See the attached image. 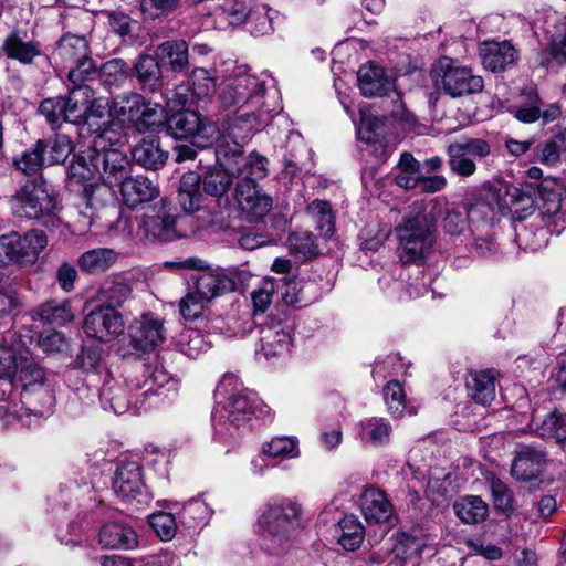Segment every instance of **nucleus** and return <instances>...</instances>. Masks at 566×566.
I'll use <instances>...</instances> for the list:
<instances>
[{
  "instance_id": "1",
  "label": "nucleus",
  "mask_w": 566,
  "mask_h": 566,
  "mask_svg": "<svg viewBox=\"0 0 566 566\" xmlns=\"http://www.w3.org/2000/svg\"><path fill=\"white\" fill-rule=\"evenodd\" d=\"M272 95L275 97L276 90L273 87V78L266 74H254L244 67H237L234 72L223 78L219 86L218 98L224 108L238 111L247 108V112L227 124L237 123V127L245 130L242 122L250 123L255 119V112L270 113L273 111L268 102Z\"/></svg>"
},
{
  "instance_id": "2",
  "label": "nucleus",
  "mask_w": 566,
  "mask_h": 566,
  "mask_svg": "<svg viewBox=\"0 0 566 566\" xmlns=\"http://www.w3.org/2000/svg\"><path fill=\"white\" fill-rule=\"evenodd\" d=\"M214 399L212 420L216 433L224 440L235 438L254 412L252 394L238 376L226 374L214 390Z\"/></svg>"
},
{
  "instance_id": "3",
  "label": "nucleus",
  "mask_w": 566,
  "mask_h": 566,
  "mask_svg": "<svg viewBox=\"0 0 566 566\" xmlns=\"http://www.w3.org/2000/svg\"><path fill=\"white\" fill-rule=\"evenodd\" d=\"M300 527V505L287 499L273 500L258 520L259 545L269 555H281L291 547Z\"/></svg>"
},
{
  "instance_id": "4",
  "label": "nucleus",
  "mask_w": 566,
  "mask_h": 566,
  "mask_svg": "<svg viewBox=\"0 0 566 566\" xmlns=\"http://www.w3.org/2000/svg\"><path fill=\"white\" fill-rule=\"evenodd\" d=\"M437 206V200H431L428 205L415 202L412 211L396 227L400 258L403 262H417L430 253L434 242Z\"/></svg>"
},
{
  "instance_id": "5",
  "label": "nucleus",
  "mask_w": 566,
  "mask_h": 566,
  "mask_svg": "<svg viewBox=\"0 0 566 566\" xmlns=\"http://www.w3.org/2000/svg\"><path fill=\"white\" fill-rule=\"evenodd\" d=\"M132 164L127 154L111 144L106 147L99 138L73 165V177L81 180L98 179L109 186H118L129 174Z\"/></svg>"
},
{
  "instance_id": "6",
  "label": "nucleus",
  "mask_w": 566,
  "mask_h": 566,
  "mask_svg": "<svg viewBox=\"0 0 566 566\" xmlns=\"http://www.w3.org/2000/svg\"><path fill=\"white\" fill-rule=\"evenodd\" d=\"M252 125L242 130L237 127V123L228 128V138L217 144L216 159L221 167H226L228 171L238 178L240 182H254L263 179L268 175V160L264 156L252 153L244 156L242 146L251 137Z\"/></svg>"
},
{
  "instance_id": "7",
  "label": "nucleus",
  "mask_w": 566,
  "mask_h": 566,
  "mask_svg": "<svg viewBox=\"0 0 566 566\" xmlns=\"http://www.w3.org/2000/svg\"><path fill=\"white\" fill-rule=\"evenodd\" d=\"M12 214L21 220H44V226L55 227L57 201L48 182L39 176L25 181L10 198Z\"/></svg>"
},
{
  "instance_id": "8",
  "label": "nucleus",
  "mask_w": 566,
  "mask_h": 566,
  "mask_svg": "<svg viewBox=\"0 0 566 566\" xmlns=\"http://www.w3.org/2000/svg\"><path fill=\"white\" fill-rule=\"evenodd\" d=\"M113 118L130 125L139 133L155 130L166 119V111L158 103H148L138 93H122L112 101Z\"/></svg>"
},
{
  "instance_id": "9",
  "label": "nucleus",
  "mask_w": 566,
  "mask_h": 566,
  "mask_svg": "<svg viewBox=\"0 0 566 566\" xmlns=\"http://www.w3.org/2000/svg\"><path fill=\"white\" fill-rule=\"evenodd\" d=\"M256 324L260 328L261 349L268 359L290 353L294 332L291 310L275 306Z\"/></svg>"
},
{
  "instance_id": "10",
  "label": "nucleus",
  "mask_w": 566,
  "mask_h": 566,
  "mask_svg": "<svg viewBox=\"0 0 566 566\" xmlns=\"http://www.w3.org/2000/svg\"><path fill=\"white\" fill-rule=\"evenodd\" d=\"M55 64L70 67L67 78L71 83H83L96 70L90 57L88 42L82 35L64 34L52 53Z\"/></svg>"
},
{
  "instance_id": "11",
  "label": "nucleus",
  "mask_w": 566,
  "mask_h": 566,
  "mask_svg": "<svg viewBox=\"0 0 566 566\" xmlns=\"http://www.w3.org/2000/svg\"><path fill=\"white\" fill-rule=\"evenodd\" d=\"M48 245V237L42 230L33 229L23 235L17 232L0 237V265L15 262L22 265L34 264Z\"/></svg>"
},
{
  "instance_id": "12",
  "label": "nucleus",
  "mask_w": 566,
  "mask_h": 566,
  "mask_svg": "<svg viewBox=\"0 0 566 566\" xmlns=\"http://www.w3.org/2000/svg\"><path fill=\"white\" fill-rule=\"evenodd\" d=\"M471 227L467 235L471 239L472 250L480 256L497 252L499 244L494 231L496 203L486 199L476 200L471 205Z\"/></svg>"
},
{
  "instance_id": "13",
  "label": "nucleus",
  "mask_w": 566,
  "mask_h": 566,
  "mask_svg": "<svg viewBox=\"0 0 566 566\" xmlns=\"http://www.w3.org/2000/svg\"><path fill=\"white\" fill-rule=\"evenodd\" d=\"M167 128L175 138H193L195 144L202 148L223 140L214 123L203 122L198 113L189 109L172 114L167 120Z\"/></svg>"
},
{
  "instance_id": "14",
  "label": "nucleus",
  "mask_w": 566,
  "mask_h": 566,
  "mask_svg": "<svg viewBox=\"0 0 566 566\" xmlns=\"http://www.w3.org/2000/svg\"><path fill=\"white\" fill-rule=\"evenodd\" d=\"M432 76L436 84L452 97L479 93L484 86L481 76L472 74L468 67L454 65L448 57L439 60Z\"/></svg>"
},
{
  "instance_id": "15",
  "label": "nucleus",
  "mask_w": 566,
  "mask_h": 566,
  "mask_svg": "<svg viewBox=\"0 0 566 566\" xmlns=\"http://www.w3.org/2000/svg\"><path fill=\"white\" fill-rule=\"evenodd\" d=\"M490 153L489 143L481 138L452 143L447 148L450 171L463 178L471 177L476 171L475 160L488 157Z\"/></svg>"
},
{
  "instance_id": "16",
  "label": "nucleus",
  "mask_w": 566,
  "mask_h": 566,
  "mask_svg": "<svg viewBox=\"0 0 566 566\" xmlns=\"http://www.w3.org/2000/svg\"><path fill=\"white\" fill-rule=\"evenodd\" d=\"M18 369L23 397L27 400H30L32 395H39V402L41 406L46 410H50L54 402V396L46 384V371L34 360L30 349L29 354L25 355V359L20 363Z\"/></svg>"
},
{
  "instance_id": "17",
  "label": "nucleus",
  "mask_w": 566,
  "mask_h": 566,
  "mask_svg": "<svg viewBox=\"0 0 566 566\" xmlns=\"http://www.w3.org/2000/svg\"><path fill=\"white\" fill-rule=\"evenodd\" d=\"M124 329L123 315L118 311L102 305L88 312L83 321L84 333L103 343L115 340Z\"/></svg>"
},
{
  "instance_id": "18",
  "label": "nucleus",
  "mask_w": 566,
  "mask_h": 566,
  "mask_svg": "<svg viewBox=\"0 0 566 566\" xmlns=\"http://www.w3.org/2000/svg\"><path fill=\"white\" fill-rule=\"evenodd\" d=\"M563 197L559 190L551 187L548 184L538 186V199L536 207L543 227L536 234L545 238L548 233H560L566 223V218L562 212Z\"/></svg>"
},
{
  "instance_id": "19",
  "label": "nucleus",
  "mask_w": 566,
  "mask_h": 566,
  "mask_svg": "<svg viewBox=\"0 0 566 566\" xmlns=\"http://www.w3.org/2000/svg\"><path fill=\"white\" fill-rule=\"evenodd\" d=\"M31 343V336L19 333L0 336V379L13 382L20 363L29 354Z\"/></svg>"
},
{
  "instance_id": "20",
  "label": "nucleus",
  "mask_w": 566,
  "mask_h": 566,
  "mask_svg": "<svg viewBox=\"0 0 566 566\" xmlns=\"http://www.w3.org/2000/svg\"><path fill=\"white\" fill-rule=\"evenodd\" d=\"M130 345L138 352L147 353L165 340L164 321L153 313L143 314L128 326Z\"/></svg>"
},
{
  "instance_id": "21",
  "label": "nucleus",
  "mask_w": 566,
  "mask_h": 566,
  "mask_svg": "<svg viewBox=\"0 0 566 566\" xmlns=\"http://www.w3.org/2000/svg\"><path fill=\"white\" fill-rule=\"evenodd\" d=\"M99 400L104 409L108 408L117 415L125 413L132 407L140 409L146 405L136 384H132V388H128L126 384L114 379L103 384L99 390Z\"/></svg>"
},
{
  "instance_id": "22",
  "label": "nucleus",
  "mask_w": 566,
  "mask_h": 566,
  "mask_svg": "<svg viewBox=\"0 0 566 566\" xmlns=\"http://www.w3.org/2000/svg\"><path fill=\"white\" fill-rule=\"evenodd\" d=\"M234 196L241 214L250 222L262 220L272 208V198L254 182H238Z\"/></svg>"
},
{
  "instance_id": "23",
  "label": "nucleus",
  "mask_w": 566,
  "mask_h": 566,
  "mask_svg": "<svg viewBox=\"0 0 566 566\" xmlns=\"http://www.w3.org/2000/svg\"><path fill=\"white\" fill-rule=\"evenodd\" d=\"M113 490L123 501L135 499H138L139 503L146 501L147 493L142 479L140 465L135 461L120 463L115 472Z\"/></svg>"
},
{
  "instance_id": "24",
  "label": "nucleus",
  "mask_w": 566,
  "mask_h": 566,
  "mask_svg": "<svg viewBox=\"0 0 566 566\" xmlns=\"http://www.w3.org/2000/svg\"><path fill=\"white\" fill-rule=\"evenodd\" d=\"M358 87L366 97L384 96L395 90L394 80L386 70L374 62L359 67L357 72Z\"/></svg>"
},
{
  "instance_id": "25",
  "label": "nucleus",
  "mask_w": 566,
  "mask_h": 566,
  "mask_svg": "<svg viewBox=\"0 0 566 566\" xmlns=\"http://www.w3.org/2000/svg\"><path fill=\"white\" fill-rule=\"evenodd\" d=\"M145 377L146 379L143 385L136 382V386L146 403L151 405L157 401V398L161 396L167 397L169 392L178 390V379L169 374L161 365H156L153 369H147Z\"/></svg>"
},
{
  "instance_id": "26",
  "label": "nucleus",
  "mask_w": 566,
  "mask_h": 566,
  "mask_svg": "<svg viewBox=\"0 0 566 566\" xmlns=\"http://www.w3.org/2000/svg\"><path fill=\"white\" fill-rule=\"evenodd\" d=\"M545 453L534 447L523 446L517 451L511 465V474L517 481L537 480L545 467Z\"/></svg>"
},
{
  "instance_id": "27",
  "label": "nucleus",
  "mask_w": 566,
  "mask_h": 566,
  "mask_svg": "<svg viewBox=\"0 0 566 566\" xmlns=\"http://www.w3.org/2000/svg\"><path fill=\"white\" fill-rule=\"evenodd\" d=\"M479 54L483 66L492 72H503L518 60L517 50L509 41H485L480 45Z\"/></svg>"
},
{
  "instance_id": "28",
  "label": "nucleus",
  "mask_w": 566,
  "mask_h": 566,
  "mask_svg": "<svg viewBox=\"0 0 566 566\" xmlns=\"http://www.w3.org/2000/svg\"><path fill=\"white\" fill-rule=\"evenodd\" d=\"M118 186L123 202L132 209L151 201L159 195L158 186L145 176L132 177L129 174Z\"/></svg>"
},
{
  "instance_id": "29",
  "label": "nucleus",
  "mask_w": 566,
  "mask_h": 566,
  "mask_svg": "<svg viewBox=\"0 0 566 566\" xmlns=\"http://www.w3.org/2000/svg\"><path fill=\"white\" fill-rule=\"evenodd\" d=\"M98 542L108 549H132L137 546L136 532L128 525L120 522L104 524L98 533Z\"/></svg>"
},
{
  "instance_id": "30",
  "label": "nucleus",
  "mask_w": 566,
  "mask_h": 566,
  "mask_svg": "<svg viewBox=\"0 0 566 566\" xmlns=\"http://www.w3.org/2000/svg\"><path fill=\"white\" fill-rule=\"evenodd\" d=\"M112 104L109 105L103 99H91L82 125L87 126L88 132L96 135L93 142L94 144L99 138H103L104 143H106V140L111 142V138H107L106 135L112 125Z\"/></svg>"
},
{
  "instance_id": "31",
  "label": "nucleus",
  "mask_w": 566,
  "mask_h": 566,
  "mask_svg": "<svg viewBox=\"0 0 566 566\" xmlns=\"http://www.w3.org/2000/svg\"><path fill=\"white\" fill-rule=\"evenodd\" d=\"M360 509L369 523H384L392 515V505L386 494L377 488H368L363 492Z\"/></svg>"
},
{
  "instance_id": "32",
  "label": "nucleus",
  "mask_w": 566,
  "mask_h": 566,
  "mask_svg": "<svg viewBox=\"0 0 566 566\" xmlns=\"http://www.w3.org/2000/svg\"><path fill=\"white\" fill-rule=\"evenodd\" d=\"M281 297L285 305L294 307H304L316 300L314 294L315 284L296 277H282Z\"/></svg>"
},
{
  "instance_id": "33",
  "label": "nucleus",
  "mask_w": 566,
  "mask_h": 566,
  "mask_svg": "<svg viewBox=\"0 0 566 566\" xmlns=\"http://www.w3.org/2000/svg\"><path fill=\"white\" fill-rule=\"evenodd\" d=\"M74 86L70 88L67 97H64L65 123L75 125H82L87 107L93 98V91L90 86L83 85L82 83H73Z\"/></svg>"
},
{
  "instance_id": "34",
  "label": "nucleus",
  "mask_w": 566,
  "mask_h": 566,
  "mask_svg": "<svg viewBox=\"0 0 566 566\" xmlns=\"http://www.w3.org/2000/svg\"><path fill=\"white\" fill-rule=\"evenodd\" d=\"M468 395L476 403L490 405L495 397V371L493 369L471 371L467 378Z\"/></svg>"
},
{
  "instance_id": "35",
  "label": "nucleus",
  "mask_w": 566,
  "mask_h": 566,
  "mask_svg": "<svg viewBox=\"0 0 566 566\" xmlns=\"http://www.w3.org/2000/svg\"><path fill=\"white\" fill-rule=\"evenodd\" d=\"M2 50L9 59L31 64L41 54L38 42L25 40L21 32L13 30L3 41Z\"/></svg>"
},
{
  "instance_id": "36",
  "label": "nucleus",
  "mask_w": 566,
  "mask_h": 566,
  "mask_svg": "<svg viewBox=\"0 0 566 566\" xmlns=\"http://www.w3.org/2000/svg\"><path fill=\"white\" fill-rule=\"evenodd\" d=\"M142 228L147 237L164 242L171 241L178 237L176 217L164 208L159 213L145 216L142 221Z\"/></svg>"
},
{
  "instance_id": "37",
  "label": "nucleus",
  "mask_w": 566,
  "mask_h": 566,
  "mask_svg": "<svg viewBox=\"0 0 566 566\" xmlns=\"http://www.w3.org/2000/svg\"><path fill=\"white\" fill-rule=\"evenodd\" d=\"M33 313L34 318L59 326L71 323L75 317L70 300H48L40 304Z\"/></svg>"
},
{
  "instance_id": "38",
  "label": "nucleus",
  "mask_w": 566,
  "mask_h": 566,
  "mask_svg": "<svg viewBox=\"0 0 566 566\" xmlns=\"http://www.w3.org/2000/svg\"><path fill=\"white\" fill-rule=\"evenodd\" d=\"M132 156L139 166L156 170L165 165L168 153L161 148L159 139L144 138L133 148Z\"/></svg>"
},
{
  "instance_id": "39",
  "label": "nucleus",
  "mask_w": 566,
  "mask_h": 566,
  "mask_svg": "<svg viewBox=\"0 0 566 566\" xmlns=\"http://www.w3.org/2000/svg\"><path fill=\"white\" fill-rule=\"evenodd\" d=\"M427 545V537L419 530L399 532L394 537L391 553L395 558L406 562L420 555Z\"/></svg>"
},
{
  "instance_id": "40",
  "label": "nucleus",
  "mask_w": 566,
  "mask_h": 566,
  "mask_svg": "<svg viewBox=\"0 0 566 566\" xmlns=\"http://www.w3.org/2000/svg\"><path fill=\"white\" fill-rule=\"evenodd\" d=\"M201 176L195 171L185 172L180 179L178 201L185 212L192 213L200 209L202 195Z\"/></svg>"
},
{
  "instance_id": "41",
  "label": "nucleus",
  "mask_w": 566,
  "mask_h": 566,
  "mask_svg": "<svg viewBox=\"0 0 566 566\" xmlns=\"http://www.w3.org/2000/svg\"><path fill=\"white\" fill-rule=\"evenodd\" d=\"M135 73L144 91L161 92L164 81L158 61L150 55H142L135 64Z\"/></svg>"
},
{
  "instance_id": "42",
  "label": "nucleus",
  "mask_w": 566,
  "mask_h": 566,
  "mask_svg": "<svg viewBox=\"0 0 566 566\" xmlns=\"http://www.w3.org/2000/svg\"><path fill=\"white\" fill-rule=\"evenodd\" d=\"M48 144L39 139L32 147L13 158V166L24 175H36L46 165Z\"/></svg>"
},
{
  "instance_id": "43",
  "label": "nucleus",
  "mask_w": 566,
  "mask_h": 566,
  "mask_svg": "<svg viewBox=\"0 0 566 566\" xmlns=\"http://www.w3.org/2000/svg\"><path fill=\"white\" fill-rule=\"evenodd\" d=\"M117 260V253L107 248H97L84 252L77 260L83 272L96 274L105 272Z\"/></svg>"
},
{
  "instance_id": "44",
  "label": "nucleus",
  "mask_w": 566,
  "mask_h": 566,
  "mask_svg": "<svg viewBox=\"0 0 566 566\" xmlns=\"http://www.w3.org/2000/svg\"><path fill=\"white\" fill-rule=\"evenodd\" d=\"M232 289L233 282L228 277L211 272H205L196 277L193 292L208 303L212 298Z\"/></svg>"
},
{
  "instance_id": "45",
  "label": "nucleus",
  "mask_w": 566,
  "mask_h": 566,
  "mask_svg": "<svg viewBox=\"0 0 566 566\" xmlns=\"http://www.w3.org/2000/svg\"><path fill=\"white\" fill-rule=\"evenodd\" d=\"M455 515L467 524L483 522L489 515L488 504L476 495H467L454 502Z\"/></svg>"
},
{
  "instance_id": "46",
  "label": "nucleus",
  "mask_w": 566,
  "mask_h": 566,
  "mask_svg": "<svg viewBox=\"0 0 566 566\" xmlns=\"http://www.w3.org/2000/svg\"><path fill=\"white\" fill-rule=\"evenodd\" d=\"M338 544L346 551H356L360 547L365 528L355 515H346L338 522Z\"/></svg>"
},
{
  "instance_id": "47",
  "label": "nucleus",
  "mask_w": 566,
  "mask_h": 566,
  "mask_svg": "<svg viewBox=\"0 0 566 566\" xmlns=\"http://www.w3.org/2000/svg\"><path fill=\"white\" fill-rule=\"evenodd\" d=\"M471 207L469 209L449 207L446 209L441 221L442 229L447 235L461 237L465 235V230L470 231L471 227Z\"/></svg>"
},
{
  "instance_id": "48",
  "label": "nucleus",
  "mask_w": 566,
  "mask_h": 566,
  "mask_svg": "<svg viewBox=\"0 0 566 566\" xmlns=\"http://www.w3.org/2000/svg\"><path fill=\"white\" fill-rule=\"evenodd\" d=\"M83 181L82 199L85 206L92 210H98L113 199L112 186L95 180Z\"/></svg>"
},
{
  "instance_id": "49",
  "label": "nucleus",
  "mask_w": 566,
  "mask_h": 566,
  "mask_svg": "<svg viewBox=\"0 0 566 566\" xmlns=\"http://www.w3.org/2000/svg\"><path fill=\"white\" fill-rule=\"evenodd\" d=\"M390 430V424L386 419L374 417L360 422L359 434L365 443L382 446L388 443Z\"/></svg>"
},
{
  "instance_id": "50",
  "label": "nucleus",
  "mask_w": 566,
  "mask_h": 566,
  "mask_svg": "<svg viewBox=\"0 0 566 566\" xmlns=\"http://www.w3.org/2000/svg\"><path fill=\"white\" fill-rule=\"evenodd\" d=\"M232 174L226 167L209 169L201 178L202 190L212 197H222L232 185Z\"/></svg>"
},
{
  "instance_id": "51",
  "label": "nucleus",
  "mask_w": 566,
  "mask_h": 566,
  "mask_svg": "<svg viewBox=\"0 0 566 566\" xmlns=\"http://www.w3.org/2000/svg\"><path fill=\"white\" fill-rule=\"evenodd\" d=\"M102 306L117 311L132 296V287L125 281L105 283L99 290Z\"/></svg>"
},
{
  "instance_id": "52",
  "label": "nucleus",
  "mask_w": 566,
  "mask_h": 566,
  "mask_svg": "<svg viewBox=\"0 0 566 566\" xmlns=\"http://www.w3.org/2000/svg\"><path fill=\"white\" fill-rule=\"evenodd\" d=\"M251 35L264 36L274 31L271 9L265 4H258L249 9V17L245 22Z\"/></svg>"
},
{
  "instance_id": "53",
  "label": "nucleus",
  "mask_w": 566,
  "mask_h": 566,
  "mask_svg": "<svg viewBox=\"0 0 566 566\" xmlns=\"http://www.w3.org/2000/svg\"><path fill=\"white\" fill-rule=\"evenodd\" d=\"M506 196L510 211L515 220L522 222L534 212L536 201L526 190L514 187L506 191Z\"/></svg>"
},
{
  "instance_id": "54",
  "label": "nucleus",
  "mask_w": 566,
  "mask_h": 566,
  "mask_svg": "<svg viewBox=\"0 0 566 566\" xmlns=\"http://www.w3.org/2000/svg\"><path fill=\"white\" fill-rule=\"evenodd\" d=\"M262 453L273 459H293L300 454L298 441L293 437H274L263 443Z\"/></svg>"
},
{
  "instance_id": "55",
  "label": "nucleus",
  "mask_w": 566,
  "mask_h": 566,
  "mask_svg": "<svg viewBox=\"0 0 566 566\" xmlns=\"http://www.w3.org/2000/svg\"><path fill=\"white\" fill-rule=\"evenodd\" d=\"M538 434L547 440H555L563 444L566 442V412H552L545 417L537 428Z\"/></svg>"
},
{
  "instance_id": "56",
  "label": "nucleus",
  "mask_w": 566,
  "mask_h": 566,
  "mask_svg": "<svg viewBox=\"0 0 566 566\" xmlns=\"http://www.w3.org/2000/svg\"><path fill=\"white\" fill-rule=\"evenodd\" d=\"M485 480L492 494L494 507L502 512L513 511V494L506 484L492 472L485 474Z\"/></svg>"
},
{
  "instance_id": "57",
  "label": "nucleus",
  "mask_w": 566,
  "mask_h": 566,
  "mask_svg": "<svg viewBox=\"0 0 566 566\" xmlns=\"http://www.w3.org/2000/svg\"><path fill=\"white\" fill-rule=\"evenodd\" d=\"M286 151L284 157L286 167L292 168V172L303 168V158H305L310 150L307 149L303 137L297 132H291L286 140Z\"/></svg>"
},
{
  "instance_id": "58",
  "label": "nucleus",
  "mask_w": 566,
  "mask_h": 566,
  "mask_svg": "<svg viewBox=\"0 0 566 566\" xmlns=\"http://www.w3.org/2000/svg\"><path fill=\"white\" fill-rule=\"evenodd\" d=\"M161 59L168 60L174 71H181L188 64V45L185 41H167L158 48Z\"/></svg>"
},
{
  "instance_id": "59",
  "label": "nucleus",
  "mask_w": 566,
  "mask_h": 566,
  "mask_svg": "<svg viewBox=\"0 0 566 566\" xmlns=\"http://www.w3.org/2000/svg\"><path fill=\"white\" fill-rule=\"evenodd\" d=\"M48 150L45 154L46 165L63 164L73 150L72 142L67 135L56 134L53 138L45 140Z\"/></svg>"
},
{
  "instance_id": "60",
  "label": "nucleus",
  "mask_w": 566,
  "mask_h": 566,
  "mask_svg": "<svg viewBox=\"0 0 566 566\" xmlns=\"http://www.w3.org/2000/svg\"><path fill=\"white\" fill-rule=\"evenodd\" d=\"M128 75L127 64L119 59L105 62L99 69L101 82L108 87L120 86Z\"/></svg>"
},
{
  "instance_id": "61",
  "label": "nucleus",
  "mask_w": 566,
  "mask_h": 566,
  "mask_svg": "<svg viewBox=\"0 0 566 566\" xmlns=\"http://www.w3.org/2000/svg\"><path fill=\"white\" fill-rule=\"evenodd\" d=\"M384 399L391 416L399 418L407 411L406 395L399 381L391 380L384 387Z\"/></svg>"
},
{
  "instance_id": "62",
  "label": "nucleus",
  "mask_w": 566,
  "mask_h": 566,
  "mask_svg": "<svg viewBox=\"0 0 566 566\" xmlns=\"http://www.w3.org/2000/svg\"><path fill=\"white\" fill-rule=\"evenodd\" d=\"M209 347V343L206 342L205 336L199 331L187 329L180 334V352L189 358L195 359L199 357V355L206 353Z\"/></svg>"
},
{
  "instance_id": "63",
  "label": "nucleus",
  "mask_w": 566,
  "mask_h": 566,
  "mask_svg": "<svg viewBox=\"0 0 566 566\" xmlns=\"http://www.w3.org/2000/svg\"><path fill=\"white\" fill-rule=\"evenodd\" d=\"M65 106L64 97H50L41 102L39 113L45 118L51 128L55 130L65 122Z\"/></svg>"
},
{
  "instance_id": "64",
  "label": "nucleus",
  "mask_w": 566,
  "mask_h": 566,
  "mask_svg": "<svg viewBox=\"0 0 566 566\" xmlns=\"http://www.w3.org/2000/svg\"><path fill=\"white\" fill-rule=\"evenodd\" d=\"M307 211L315 220L318 230L325 237L334 232V217L328 202L315 200L307 207Z\"/></svg>"
}]
</instances>
